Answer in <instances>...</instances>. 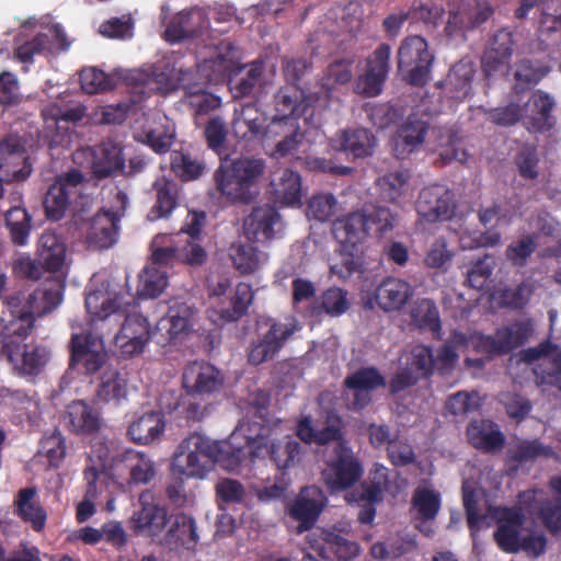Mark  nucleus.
Returning a JSON list of instances; mask_svg holds the SVG:
<instances>
[{
	"instance_id": "nucleus-31",
	"label": "nucleus",
	"mask_w": 561,
	"mask_h": 561,
	"mask_svg": "<svg viewBox=\"0 0 561 561\" xmlns=\"http://www.w3.org/2000/svg\"><path fill=\"white\" fill-rule=\"evenodd\" d=\"M280 227L282 217L277 209L270 204L253 207L244 220L247 236L256 241L273 239Z\"/></svg>"
},
{
	"instance_id": "nucleus-22",
	"label": "nucleus",
	"mask_w": 561,
	"mask_h": 561,
	"mask_svg": "<svg viewBox=\"0 0 561 561\" xmlns=\"http://www.w3.org/2000/svg\"><path fill=\"white\" fill-rule=\"evenodd\" d=\"M8 314L0 316V333L20 344L32 332L35 323L34 310L23 304L21 295L9 296L5 300Z\"/></svg>"
},
{
	"instance_id": "nucleus-52",
	"label": "nucleus",
	"mask_w": 561,
	"mask_h": 561,
	"mask_svg": "<svg viewBox=\"0 0 561 561\" xmlns=\"http://www.w3.org/2000/svg\"><path fill=\"white\" fill-rule=\"evenodd\" d=\"M175 236L158 234L153 238L151 243V261L153 265L159 267L173 266L180 263L179 243Z\"/></svg>"
},
{
	"instance_id": "nucleus-23",
	"label": "nucleus",
	"mask_w": 561,
	"mask_h": 561,
	"mask_svg": "<svg viewBox=\"0 0 561 561\" xmlns=\"http://www.w3.org/2000/svg\"><path fill=\"white\" fill-rule=\"evenodd\" d=\"M493 13L494 9L488 1H461L458 8L449 9L445 30L448 35L474 30L485 23Z\"/></svg>"
},
{
	"instance_id": "nucleus-34",
	"label": "nucleus",
	"mask_w": 561,
	"mask_h": 561,
	"mask_svg": "<svg viewBox=\"0 0 561 561\" xmlns=\"http://www.w3.org/2000/svg\"><path fill=\"white\" fill-rule=\"evenodd\" d=\"M430 124L417 114L412 113L398 128L394 138V154L399 159L419 150L427 135Z\"/></svg>"
},
{
	"instance_id": "nucleus-58",
	"label": "nucleus",
	"mask_w": 561,
	"mask_h": 561,
	"mask_svg": "<svg viewBox=\"0 0 561 561\" xmlns=\"http://www.w3.org/2000/svg\"><path fill=\"white\" fill-rule=\"evenodd\" d=\"M50 351L43 345H25L18 369L23 376H38L50 360Z\"/></svg>"
},
{
	"instance_id": "nucleus-8",
	"label": "nucleus",
	"mask_w": 561,
	"mask_h": 561,
	"mask_svg": "<svg viewBox=\"0 0 561 561\" xmlns=\"http://www.w3.org/2000/svg\"><path fill=\"white\" fill-rule=\"evenodd\" d=\"M83 183L84 175L78 169L59 175L44 196L43 205L47 219L60 220L69 206L80 197Z\"/></svg>"
},
{
	"instance_id": "nucleus-47",
	"label": "nucleus",
	"mask_w": 561,
	"mask_h": 561,
	"mask_svg": "<svg viewBox=\"0 0 561 561\" xmlns=\"http://www.w3.org/2000/svg\"><path fill=\"white\" fill-rule=\"evenodd\" d=\"M152 188L156 192V203L148 214L149 219L158 220L168 217L179 204L178 183L160 176L153 182Z\"/></svg>"
},
{
	"instance_id": "nucleus-5",
	"label": "nucleus",
	"mask_w": 561,
	"mask_h": 561,
	"mask_svg": "<svg viewBox=\"0 0 561 561\" xmlns=\"http://www.w3.org/2000/svg\"><path fill=\"white\" fill-rule=\"evenodd\" d=\"M270 432L268 426L260 425L257 432L245 436L251 456L253 458L260 457L263 450H266L270 459L279 471L286 472L295 468L302 458L301 444L290 435L270 440Z\"/></svg>"
},
{
	"instance_id": "nucleus-20",
	"label": "nucleus",
	"mask_w": 561,
	"mask_h": 561,
	"mask_svg": "<svg viewBox=\"0 0 561 561\" xmlns=\"http://www.w3.org/2000/svg\"><path fill=\"white\" fill-rule=\"evenodd\" d=\"M275 115L268 124V133L278 134L286 124H298L308 107L305 92L297 85L280 88L274 96Z\"/></svg>"
},
{
	"instance_id": "nucleus-56",
	"label": "nucleus",
	"mask_w": 561,
	"mask_h": 561,
	"mask_svg": "<svg viewBox=\"0 0 561 561\" xmlns=\"http://www.w3.org/2000/svg\"><path fill=\"white\" fill-rule=\"evenodd\" d=\"M127 396V381L117 370L104 371L96 390V397L101 402L115 401L119 403Z\"/></svg>"
},
{
	"instance_id": "nucleus-24",
	"label": "nucleus",
	"mask_w": 561,
	"mask_h": 561,
	"mask_svg": "<svg viewBox=\"0 0 561 561\" xmlns=\"http://www.w3.org/2000/svg\"><path fill=\"white\" fill-rule=\"evenodd\" d=\"M515 47L514 32L507 27L496 31L490 39L489 47L481 58V66L486 78L503 72L510 66Z\"/></svg>"
},
{
	"instance_id": "nucleus-21",
	"label": "nucleus",
	"mask_w": 561,
	"mask_h": 561,
	"mask_svg": "<svg viewBox=\"0 0 561 561\" xmlns=\"http://www.w3.org/2000/svg\"><path fill=\"white\" fill-rule=\"evenodd\" d=\"M454 194L444 185L424 187L416 201V211L427 222L445 221L455 213Z\"/></svg>"
},
{
	"instance_id": "nucleus-32",
	"label": "nucleus",
	"mask_w": 561,
	"mask_h": 561,
	"mask_svg": "<svg viewBox=\"0 0 561 561\" xmlns=\"http://www.w3.org/2000/svg\"><path fill=\"white\" fill-rule=\"evenodd\" d=\"M325 503L327 497L319 486H305L290 506L289 514L304 529H309L317 522Z\"/></svg>"
},
{
	"instance_id": "nucleus-41",
	"label": "nucleus",
	"mask_w": 561,
	"mask_h": 561,
	"mask_svg": "<svg viewBox=\"0 0 561 561\" xmlns=\"http://www.w3.org/2000/svg\"><path fill=\"white\" fill-rule=\"evenodd\" d=\"M273 201L282 206H300L302 203L301 176L298 172L285 169L271 181Z\"/></svg>"
},
{
	"instance_id": "nucleus-10",
	"label": "nucleus",
	"mask_w": 561,
	"mask_h": 561,
	"mask_svg": "<svg viewBox=\"0 0 561 561\" xmlns=\"http://www.w3.org/2000/svg\"><path fill=\"white\" fill-rule=\"evenodd\" d=\"M224 385V374L209 362L193 360L183 368L182 388L191 398H199L204 401L219 393Z\"/></svg>"
},
{
	"instance_id": "nucleus-28",
	"label": "nucleus",
	"mask_w": 561,
	"mask_h": 561,
	"mask_svg": "<svg viewBox=\"0 0 561 561\" xmlns=\"http://www.w3.org/2000/svg\"><path fill=\"white\" fill-rule=\"evenodd\" d=\"M113 470L117 476L128 474L130 485L148 484L156 477L153 461L148 455L135 449H126L113 459Z\"/></svg>"
},
{
	"instance_id": "nucleus-36",
	"label": "nucleus",
	"mask_w": 561,
	"mask_h": 561,
	"mask_svg": "<svg viewBox=\"0 0 561 561\" xmlns=\"http://www.w3.org/2000/svg\"><path fill=\"white\" fill-rule=\"evenodd\" d=\"M296 435L306 444H317L324 446L331 442H346L343 437L342 419L337 415L328 417V424L321 428L316 430L312 425L311 416H302L296 427Z\"/></svg>"
},
{
	"instance_id": "nucleus-38",
	"label": "nucleus",
	"mask_w": 561,
	"mask_h": 561,
	"mask_svg": "<svg viewBox=\"0 0 561 561\" xmlns=\"http://www.w3.org/2000/svg\"><path fill=\"white\" fill-rule=\"evenodd\" d=\"M14 513L24 523L30 524L34 531L41 533L44 530L47 512L39 502L35 486H27L18 491L14 499Z\"/></svg>"
},
{
	"instance_id": "nucleus-42",
	"label": "nucleus",
	"mask_w": 561,
	"mask_h": 561,
	"mask_svg": "<svg viewBox=\"0 0 561 561\" xmlns=\"http://www.w3.org/2000/svg\"><path fill=\"white\" fill-rule=\"evenodd\" d=\"M335 148L347 152L353 158H366L373 154L376 146L374 134L363 127L342 130L335 139Z\"/></svg>"
},
{
	"instance_id": "nucleus-55",
	"label": "nucleus",
	"mask_w": 561,
	"mask_h": 561,
	"mask_svg": "<svg viewBox=\"0 0 561 561\" xmlns=\"http://www.w3.org/2000/svg\"><path fill=\"white\" fill-rule=\"evenodd\" d=\"M537 233H527L512 241L505 250L506 260L512 266L522 268L528 264L529 259L536 252L538 243Z\"/></svg>"
},
{
	"instance_id": "nucleus-3",
	"label": "nucleus",
	"mask_w": 561,
	"mask_h": 561,
	"mask_svg": "<svg viewBox=\"0 0 561 561\" xmlns=\"http://www.w3.org/2000/svg\"><path fill=\"white\" fill-rule=\"evenodd\" d=\"M229 446L222 445L194 433L186 437L178 447L172 460V470L187 478H204L215 463H221L226 468H234L240 465L241 449L229 455Z\"/></svg>"
},
{
	"instance_id": "nucleus-39",
	"label": "nucleus",
	"mask_w": 561,
	"mask_h": 561,
	"mask_svg": "<svg viewBox=\"0 0 561 561\" xmlns=\"http://www.w3.org/2000/svg\"><path fill=\"white\" fill-rule=\"evenodd\" d=\"M190 81L183 90L182 103L195 116L207 115L221 106V98L209 92L206 82L197 81V71L194 70Z\"/></svg>"
},
{
	"instance_id": "nucleus-18",
	"label": "nucleus",
	"mask_w": 561,
	"mask_h": 561,
	"mask_svg": "<svg viewBox=\"0 0 561 561\" xmlns=\"http://www.w3.org/2000/svg\"><path fill=\"white\" fill-rule=\"evenodd\" d=\"M122 215L102 209L84 224V243L89 250H107L118 240Z\"/></svg>"
},
{
	"instance_id": "nucleus-61",
	"label": "nucleus",
	"mask_w": 561,
	"mask_h": 561,
	"mask_svg": "<svg viewBox=\"0 0 561 561\" xmlns=\"http://www.w3.org/2000/svg\"><path fill=\"white\" fill-rule=\"evenodd\" d=\"M62 300L61 291L58 286L44 287L34 290L25 299L27 307L34 310V313L38 317L45 316L51 312Z\"/></svg>"
},
{
	"instance_id": "nucleus-54",
	"label": "nucleus",
	"mask_w": 561,
	"mask_h": 561,
	"mask_svg": "<svg viewBox=\"0 0 561 561\" xmlns=\"http://www.w3.org/2000/svg\"><path fill=\"white\" fill-rule=\"evenodd\" d=\"M412 506L416 510L419 518L426 523L433 520L440 510V494L435 490L417 486L412 495Z\"/></svg>"
},
{
	"instance_id": "nucleus-35",
	"label": "nucleus",
	"mask_w": 561,
	"mask_h": 561,
	"mask_svg": "<svg viewBox=\"0 0 561 561\" xmlns=\"http://www.w3.org/2000/svg\"><path fill=\"white\" fill-rule=\"evenodd\" d=\"M410 283L401 278L388 276L374 290L377 306L383 311L400 310L413 296Z\"/></svg>"
},
{
	"instance_id": "nucleus-19",
	"label": "nucleus",
	"mask_w": 561,
	"mask_h": 561,
	"mask_svg": "<svg viewBox=\"0 0 561 561\" xmlns=\"http://www.w3.org/2000/svg\"><path fill=\"white\" fill-rule=\"evenodd\" d=\"M247 67L245 76L236 79V76L243 70L244 66H240L222 55H218L211 61V68L218 69L220 76L228 79L230 89L236 99H242L252 94L264 71V62L262 60H255Z\"/></svg>"
},
{
	"instance_id": "nucleus-14",
	"label": "nucleus",
	"mask_w": 561,
	"mask_h": 561,
	"mask_svg": "<svg viewBox=\"0 0 561 561\" xmlns=\"http://www.w3.org/2000/svg\"><path fill=\"white\" fill-rule=\"evenodd\" d=\"M526 339V329L523 324L516 323L497 329L495 335L474 333L470 337V343L474 352L485 356L486 359H492L495 356L508 354L523 345Z\"/></svg>"
},
{
	"instance_id": "nucleus-62",
	"label": "nucleus",
	"mask_w": 561,
	"mask_h": 561,
	"mask_svg": "<svg viewBox=\"0 0 561 561\" xmlns=\"http://www.w3.org/2000/svg\"><path fill=\"white\" fill-rule=\"evenodd\" d=\"M252 287L247 283H239L236 286L234 294L231 298V308L221 310L220 317L227 322H233L241 319L248 311L249 306L253 301Z\"/></svg>"
},
{
	"instance_id": "nucleus-11",
	"label": "nucleus",
	"mask_w": 561,
	"mask_h": 561,
	"mask_svg": "<svg viewBox=\"0 0 561 561\" xmlns=\"http://www.w3.org/2000/svg\"><path fill=\"white\" fill-rule=\"evenodd\" d=\"M364 473L359 459L346 442H340L334 448V457L328 462L322 477L332 491H344L354 486Z\"/></svg>"
},
{
	"instance_id": "nucleus-17",
	"label": "nucleus",
	"mask_w": 561,
	"mask_h": 561,
	"mask_svg": "<svg viewBox=\"0 0 561 561\" xmlns=\"http://www.w3.org/2000/svg\"><path fill=\"white\" fill-rule=\"evenodd\" d=\"M194 309L185 302L171 306L164 317L156 324L153 339L162 346L182 341L193 328Z\"/></svg>"
},
{
	"instance_id": "nucleus-15",
	"label": "nucleus",
	"mask_w": 561,
	"mask_h": 561,
	"mask_svg": "<svg viewBox=\"0 0 561 561\" xmlns=\"http://www.w3.org/2000/svg\"><path fill=\"white\" fill-rule=\"evenodd\" d=\"M391 47L380 44L367 58L365 71L357 78L354 91L366 98H375L382 91L390 65Z\"/></svg>"
},
{
	"instance_id": "nucleus-60",
	"label": "nucleus",
	"mask_w": 561,
	"mask_h": 561,
	"mask_svg": "<svg viewBox=\"0 0 561 561\" xmlns=\"http://www.w3.org/2000/svg\"><path fill=\"white\" fill-rule=\"evenodd\" d=\"M409 179L410 174L404 170L389 172L378 178L377 187L381 198L396 203L403 195Z\"/></svg>"
},
{
	"instance_id": "nucleus-29",
	"label": "nucleus",
	"mask_w": 561,
	"mask_h": 561,
	"mask_svg": "<svg viewBox=\"0 0 561 561\" xmlns=\"http://www.w3.org/2000/svg\"><path fill=\"white\" fill-rule=\"evenodd\" d=\"M65 427L77 435H93L103 426L101 412L84 400H73L65 409Z\"/></svg>"
},
{
	"instance_id": "nucleus-46",
	"label": "nucleus",
	"mask_w": 561,
	"mask_h": 561,
	"mask_svg": "<svg viewBox=\"0 0 561 561\" xmlns=\"http://www.w3.org/2000/svg\"><path fill=\"white\" fill-rule=\"evenodd\" d=\"M164 426L162 414L149 411L131 422L127 428V436L135 444L148 445L162 435Z\"/></svg>"
},
{
	"instance_id": "nucleus-13",
	"label": "nucleus",
	"mask_w": 561,
	"mask_h": 561,
	"mask_svg": "<svg viewBox=\"0 0 561 561\" xmlns=\"http://www.w3.org/2000/svg\"><path fill=\"white\" fill-rule=\"evenodd\" d=\"M491 518L495 522L494 540L497 547L506 553L518 552L522 528L525 515L518 506H489Z\"/></svg>"
},
{
	"instance_id": "nucleus-37",
	"label": "nucleus",
	"mask_w": 561,
	"mask_h": 561,
	"mask_svg": "<svg viewBox=\"0 0 561 561\" xmlns=\"http://www.w3.org/2000/svg\"><path fill=\"white\" fill-rule=\"evenodd\" d=\"M209 27V21L201 10L182 11L176 14L164 32V38L170 43L198 36Z\"/></svg>"
},
{
	"instance_id": "nucleus-50",
	"label": "nucleus",
	"mask_w": 561,
	"mask_h": 561,
	"mask_svg": "<svg viewBox=\"0 0 561 561\" xmlns=\"http://www.w3.org/2000/svg\"><path fill=\"white\" fill-rule=\"evenodd\" d=\"M32 215L23 206H11L4 214L5 227L13 244H27L32 230Z\"/></svg>"
},
{
	"instance_id": "nucleus-1",
	"label": "nucleus",
	"mask_w": 561,
	"mask_h": 561,
	"mask_svg": "<svg viewBox=\"0 0 561 561\" xmlns=\"http://www.w3.org/2000/svg\"><path fill=\"white\" fill-rule=\"evenodd\" d=\"M84 305L93 320H105L111 316L125 318L114 340L122 355L126 357L141 353L148 341L153 339L147 318L133 311L136 298L129 291L115 293L107 298L102 293L94 291L87 296Z\"/></svg>"
},
{
	"instance_id": "nucleus-64",
	"label": "nucleus",
	"mask_w": 561,
	"mask_h": 561,
	"mask_svg": "<svg viewBox=\"0 0 561 561\" xmlns=\"http://www.w3.org/2000/svg\"><path fill=\"white\" fill-rule=\"evenodd\" d=\"M538 386L551 387L561 391V353L545 358L535 369Z\"/></svg>"
},
{
	"instance_id": "nucleus-30",
	"label": "nucleus",
	"mask_w": 561,
	"mask_h": 561,
	"mask_svg": "<svg viewBox=\"0 0 561 561\" xmlns=\"http://www.w3.org/2000/svg\"><path fill=\"white\" fill-rule=\"evenodd\" d=\"M232 133L239 140L261 141L270 139L274 133H268V125L255 104L249 103L234 111L231 123Z\"/></svg>"
},
{
	"instance_id": "nucleus-48",
	"label": "nucleus",
	"mask_w": 561,
	"mask_h": 561,
	"mask_svg": "<svg viewBox=\"0 0 561 561\" xmlns=\"http://www.w3.org/2000/svg\"><path fill=\"white\" fill-rule=\"evenodd\" d=\"M551 68L543 61L524 58L516 62L513 91L525 93L548 76Z\"/></svg>"
},
{
	"instance_id": "nucleus-49",
	"label": "nucleus",
	"mask_w": 561,
	"mask_h": 561,
	"mask_svg": "<svg viewBox=\"0 0 561 561\" xmlns=\"http://www.w3.org/2000/svg\"><path fill=\"white\" fill-rule=\"evenodd\" d=\"M194 70L191 69H176L167 64L162 67H154L150 81L154 85L157 93L168 95L178 89L184 90L185 84L191 82V76Z\"/></svg>"
},
{
	"instance_id": "nucleus-12",
	"label": "nucleus",
	"mask_w": 561,
	"mask_h": 561,
	"mask_svg": "<svg viewBox=\"0 0 561 561\" xmlns=\"http://www.w3.org/2000/svg\"><path fill=\"white\" fill-rule=\"evenodd\" d=\"M33 171L25 141L18 134H9L0 140V176L11 184L24 182Z\"/></svg>"
},
{
	"instance_id": "nucleus-51",
	"label": "nucleus",
	"mask_w": 561,
	"mask_h": 561,
	"mask_svg": "<svg viewBox=\"0 0 561 561\" xmlns=\"http://www.w3.org/2000/svg\"><path fill=\"white\" fill-rule=\"evenodd\" d=\"M355 56H344L332 60L325 68L322 77V87L332 91L337 85L350 83L354 77Z\"/></svg>"
},
{
	"instance_id": "nucleus-59",
	"label": "nucleus",
	"mask_w": 561,
	"mask_h": 561,
	"mask_svg": "<svg viewBox=\"0 0 561 561\" xmlns=\"http://www.w3.org/2000/svg\"><path fill=\"white\" fill-rule=\"evenodd\" d=\"M508 459L516 463H525L534 461L537 458L551 457L553 450L549 446H545L539 439H522L508 449Z\"/></svg>"
},
{
	"instance_id": "nucleus-43",
	"label": "nucleus",
	"mask_w": 561,
	"mask_h": 561,
	"mask_svg": "<svg viewBox=\"0 0 561 561\" xmlns=\"http://www.w3.org/2000/svg\"><path fill=\"white\" fill-rule=\"evenodd\" d=\"M131 520L137 533L157 537L165 533V527L170 525V515L167 507L148 503L134 513Z\"/></svg>"
},
{
	"instance_id": "nucleus-63",
	"label": "nucleus",
	"mask_w": 561,
	"mask_h": 561,
	"mask_svg": "<svg viewBox=\"0 0 561 561\" xmlns=\"http://www.w3.org/2000/svg\"><path fill=\"white\" fill-rule=\"evenodd\" d=\"M405 366L411 367V370L421 379L430 378L435 370L433 350L423 344L413 346L407 358Z\"/></svg>"
},
{
	"instance_id": "nucleus-27",
	"label": "nucleus",
	"mask_w": 561,
	"mask_h": 561,
	"mask_svg": "<svg viewBox=\"0 0 561 561\" xmlns=\"http://www.w3.org/2000/svg\"><path fill=\"white\" fill-rule=\"evenodd\" d=\"M556 106L554 99L543 90L531 93L523 107V121L530 133H545L552 129L556 118L552 111Z\"/></svg>"
},
{
	"instance_id": "nucleus-45",
	"label": "nucleus",
	"mask_w": 561,
	"mask_h": 561,
	"mask_svg": "<svg viewBox=\"0 0 561 561\" xmlns=\"http://www.w3.org/2000/svg\"><path fill=\"white\" fill-rule=\"evenodd\" d=\"M476 73L471 60L461 59L449 70L444 82L446 94L456 101H463L471 92V83Z\"/></svg>"
},
{
	"instance_id": "nucleus-4",
	"label": "nucleus",
	"mask_w": 561,
	"mask_h": 561,
	"mask_svg": "<svg viewBox=\"0 0 561 561\" xmlns=\"http://www.w3.org/2000/svg\"><path fill=\"white\" fill-rule=\"evenodd\" d=\"M396 216L383 206H373L351 211L333 221L332 232L342 244L352 248L376 234L381 238L394 227Z\"/></svg>"
},
{
	"instance_id": "nucleus-40",
	"label": "nucleus",
	"mask_w": 561,
	"mask_h": 561,
	"mask_svg": "<svg viewBox=\"0 0 561 561\" xmlns=\"http://www.w3.org/2000/svg\"><path fill=\"white\" fill-rule=\"evenodd\" d=\"M170 525L163 535V542L172 549H193L197 541L195 519L184 513L170 515Z\"/></svg>"
},
{
	"instance_id": "nucleus-25",
	"label": "nucleus",
	"mask_w": 561,
	"mask_h": 561,
	"mask_svg": "<svg viewBox=\"0 0 561 561\" xmlns=\"http://www.w3.org/2000/svg\"><path fill=\"white\" fill-rule=\"evenodd\" d=\"M343 385L353 391L351 409L362 411L371 403V392L386 386V379L376 367L368 366L347 375Z\"/></svg>"
},
{
	"instance_id": "nucleus-2",
	"label": "nucleus",
	"mask_w": 561,
	"mask_h": 561,
	"mask_svg": "<svg viewBox=\"0 0 561 561\" xmlns=\"http://www.w3.org/2000/svg\"><path fill=\"white\" fill-rule=\"evenodd\" d=\"M266 169L262 158L241 157L221 162L213 174L211 197L233 205H249L259 195V183Z\"/></svg>"
},
{
	"instance_id": "nucleus-44",
	"label": "nucleus",
	"mask_w": 561,
	"mask_h": 561,
	"mask_svg": "<svg viewBox=\"0 0 561 561\" xmlns=\"http://www.w3.org/2000/svg\"><path fill=\"white\" fill-rule=\"evenodd\" d=\"M37 256L42 268L57 272L65 263L66 244L56 232L46 230L38 239Z\"/></svg>"
},
{
	"instance_id": "nucleus-6",
	"label": "nucleus",
	"mask_w": 561,
	"mask_h": 561,
	"mask_svg": "<svg viewBox=\"0 0 561 561\" xmlns=\"http://www.w3.org/2000/svg\"><path fill=\"white\" fill-rule=\"evenodd\" d=\"M434 54L420 35L407 36L398 49V69L411 85L424 87L431 77Z\"/></svg>"
},
{
	"instance_id": "nucleus-16",
	"label": "nucleus",
	"mask_w": 561,
	"mask_h": 561,
	"mask_svg": "<svg viewBox=\"0 0 561 561\" xmlns=\"http://www.w3.org/2000/svg\"><path fill=\"white\" fill-rule=\"evenodd\" d=\"M310 548L319 558L329 561H354L360 553V546L341 534L318 529L308 535Z\"/></svg>"
},
{
	"instance_id": "nucleus-9",
	"label": "nucleus",
	"mask_w": 561,
	"mask_h": 561,
	"mask_svg": "<svg viewBox=\"0 0 561 561\" xmlns=\"http://www.w3.org/2000/svg\"><path fill=\"white\" fill-rule=\"evenodd\" d=\"M69 347V368L78 369L84 375L99 373L107 360L103 339L93 332L72 334Z\"/></svg>"
},
{
	"instance_id": "nucleus-53",
	"label": "nucleus",
	"mask_w": 561,
	"mask_h": 561,
	"mask_svg": "<svg viewBox=\"0 0 561 561\" xmlns=\"http://www.w3.org/2000/svg\"><path fill=\"white\" fill-rule=\"evenodd\" d=\"M438 144L440 147L439 156L445 163L451 161L465 162L468 152L463 148L459 131L454 127H444L439 129Z\"/></svg>"
},
{
	"instance_id": "nucleus-57",
	"label": "nucleus",
	"mask_w": 561,
	"mask_h": 561,
	"mask_svg": "<svg viewBox=\"0 0 561 561\" xmlns=\"http://www.w3.org/2000/svg\"><path fill=\"white\" fill-rule=\"evenodd\" d=\"M229 257L240 274H252L259 267L257 249L250 243L233 242L229 248Z\"/></svg>"
},
{
	"instance_id": "nucleus-7",
	"label": "nucleus",
	"mask_w": 561,
	"mask_h": 561,
	"mask_svg": "<svg viewBox=\"0 0 561 561\" xmlns=\"http://www.w3.org/2000/svg\"><path fill=\"white\" fill-rule=\"evenodd\" d=\"M265 324L268 327L267 331L251 343L248 352V362L254 366L273 359L300 329L294 317H288L285 321L268 318Z\"/></svg>"
},
{
	"instance_id": "nucleus-33",
	"label": "nucleus",
	"mask_w": 561,
	"mask_h": 561,
	"mask_svg": "<svg viewBox=\"0 0 561 561\" xmlns=\"http://www.w3.org/2000/svg\"><path fill=\"white\" fill-rule=\"evenodd\" d=\"M469 444L484 454H495L505 446V435L500 426L486 419L472 420L467 426Z\"/></svg>"
},
{
	"instance_id": "nucleus-26",
	"label": "nucleus",
	"mask_w": 561,
	"mask_h": 561,
	"mask_svg": "<svg viewBox=\"0 0 561 561\" xmlns=\"http://www.w3.org/2000/svg\"><path fill=\"white\" fill-rule=\"evenodd\" d=\"M88 150L91 173L95 179H108L125 169V156L123 147L118 142L106 139Z\"/></svg>"
}]
</instances>
